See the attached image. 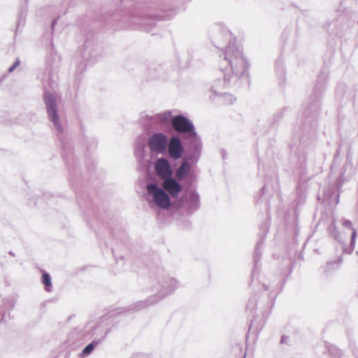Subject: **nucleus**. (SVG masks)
<instances>
[{
    "mask_svg": "<svg viewBox=\"0 0 358 358\" xmlns=\"http://www.w3.org/2000/svg\"><path fill=\"white\" fill-rule=\"evenodd\" d=\"M147 190L149 194L152 196L154 202L157 206L164 209H168L170 207L171 201L164 190L159 188L155 184L148 185Z\"/></svg>",
    "mask_w": 358,
    "mask_h": 358,
    "instance_id": "obj_1",
    "label": "nucleus"
},
{
    "mask_svg": "<svg viewBox=\"0 0 358 358\" xmlns=\"http://www.w3.org/2000/svg\"><path fill=\"white\" fill-rule=\"evenodd\" d=\"M183 152L180 139L178 137H172L169 143V154L171 158L177 159L181 157Z\"/></svg>",
    "mask_w": 358,
    "mask_h": 358,
    "instance_id": "obj_6",
    "label": "nucleus"
},
{
    "mask_svg": "<svg viewBox=\"0 0 358 358\" xmlns=\"http://www.w3.org/2000/svg\"><path fill=\"white\" fill-rule=\"evenodd\" d=\"M173 128L178 132L186 133L194 130V126L192 122L182 115H177L171 120Z\"/></svg>",
    "mask_w": 358,
    "mask_h": 358,
    "instance_id": "obj_4",
    "label": "nucleus"
},
{
    "mask_svg": "<svg viewBox=\"0 0 358 358\" xmlns=\"http://www.w3.org/2000/svg\"><path fill=\"white\" fill-rule=\"evenodd\" d=\"M168 144L166 136L163 134H155L149 139V146L152 152L164 153Z\"/></svg>",
    "mask_w": 358,
    "mask_h": 358,
    "instance_id": "obj_2",
    "label": "nucleus"
},
{
    "mask_svg": "<svg viewBox=\"0 0 358 358\" xmlns=\"http://www.w3.org/2000/svg\"><path fill=\"white\" fill-rule=\"evenodd\" d=\"M94 347L92 343L87 345L83 350V353L85 355L90 354L94 350Z\"/></svg>",
    "mask_w": 358,
    "mask_h": 358,
    "instance_id": "obj_10",
    "label": "nucleus"
},
{
    "mask_svg": "<svg viewBox=\"0 0 358 358\" xmlns=\"http://www.w3.org/2000/svg\"><path fill=\"white\" fill-rule=\"evenodd\" d=\"M43 283L46 291L50 292L52 287L51 278L47 273H44L42 275Z\"/></svg>",
    "mask_w": 358,
    "mask_h": 358,
    "instance_id": "obj_9",
    "label": "nucleus"
},
{
    "mask_svg": "<svg viewBox=\"0 0 358 358\" xmlns=\"http://www.w3.org/2000/svg\"><path fill=\"white\" fill-rule=\"evenodd\" d=\"M189 170V164L187 162H182L176 171V177L179 180L185 179L188 176Z\"/></svg>",
    "mask_w": 358,
    "mask_h": 358,
    "instance_id": "obj_8",
    "label": "nucleus"
},
{
    "mask_svg": "<svg viewBox=\"0 0 358 358\" xmlns=\"http://www.w3.org/2000/svg\"><path fill=\"white\" fill-rule=\"evenodd\" d=\"M44 99L48 107V113L52 121L55 123L57 128L61 131L62 126L59 122V117L57 114V103L55 96L50 93H47L45 94Z\"/></svg>",
    "mask_w": 358,
    "mask_h": 358,
    "instance_id": "obj_3",
    "label": "nucleus"
},
{
    "mask_svg": "<svg viewBox=\"0 0 358 358\" xmlns=\"http://www.w3.org/2000/svg\"><path fill=\"white\" fill-rule=\"evenodd\" d=\"M162 187L172 197H177L179 192L181 191L180 184L171 177L164 180Z\"/></svg>",
    "mask_w": 358,
    "mask_h": 358,
    "instance_id": "obj_7",
    "label": "nucleus"
},
{
    "mask_svg": "<svg viewBox=\"0 0 358 358\" xmlns=\"http://www.w3.org/2000/svg\"><path fill=\"white\" fill-rule=\"evenodd\" d=\"M155 171L157 176L163 180L171 177L173 174L169 161L164 158L158 159L155 162Z\"/></svg>",
    "mask_w": 358,
    "mask_h": 358,
    "instance_id": "obj_5",
    "label": "nucleus"
},
{
    "mask_svg": "<svg viewBox=\"0 0 358 358\" xmlns=\"http://www.w3.org/2000/svg\"><path fill=\"white\" fill-rule=\"evenodd\" d=\"M19 65V61H16L14 64L9 68V71H13L17 66Z\"/></svg>",
    "mask_w": 358,
    "mask_h": 358,
    "instance_id": "obj_11",
    "label": "nucleus"
}]
</instances>
